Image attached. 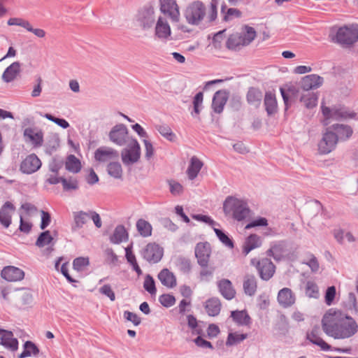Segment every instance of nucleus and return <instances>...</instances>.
I'll return each mask as SVG.
<instances>
[{
  "label": "nucleus",
  "instance_id": "6",
  "mask_svg": "<svg viewBox=\"0 0 358 358\" xmlns=\"http://www.w3.org/2000/svg\"><path fill=\"white\" fill-rule=\"evenodd\" d=\"M252 266L257 269L260 278L264 280H268L275 273V267L273 262L268 258H263L260 260L253 258L250 261Z\"/></svg>",
  "mask_w": 358,
  "mask_h": 358
},
{
  "label": "nucleus",
  "instance_id": "27",
  "mask_svg": "<svg viewBox=\"0 0 358 358\" xmlns=\"http://www.w3.org/2000/svg\"><path fill=\"white\" fill-rule=\"evenodd\" d=\"M218 287L221 294L227 300L232 299L236 294V291L229 280L222 279L218 282Z\"/></svg>",
  "mask_w": 358,
  "mask_h": 358
},
{
  "label": "nucleus",
  "instance_id": "51",
  "mask_svg": "<svg viewBox=\"0 0 358 358\" xmlns=\"http://www.w3.org/2000/svg\"><path fill=\"white\" fill-rule=\"evenodd\" d=\"M143 287L148 292H149L152 295L155 294L157 292L155 280L150 275H147L145 276L143 282Z\"/></svg>",
  "mask_w": 358,
  "mask_h": 358
},
{
  "label": "nucleus",
  "instance_id": "37",
  "mask_svg": "<svg viewBox=\"0 0 358 358\" xmlns=\"http://www.w3.org/2000/svg\"><path fill=\"white\" fill-rule=\"evenodd\" d=\"M127 238L128 234L125 228L122 225H119L115 229L110 240L114 244H119L127 241Z\"/></svg>",
  "mask_w": 358,
  "mask_h": 358
},
{
  "label": "nucleus",
  "instance_id": "47",
  "mask_svg": "<svg viewBox=\"0 0 358 358\" xmlns=\"http://www.w3.org/2000/svg\"><path fill=\"white\" fill-rule=\"evenodd\" d=\"M108 174L114 178L120 179L122 177V169L119 162H110L107 167Z\"/></svg>",
  "mask_w": 358,
  "mask_h": 358
},
{
  "label": "nucleus",
  "instance_id": "3",
  "mask_svg": "<svg viewBox=\"0 0 358 358\" xmlns=\"http://www.w3.org/2000/svg\"><path fill=\"white\" fill-rule=\"evenodd\" d=\"M207 8L201 1H194L185 8L183 16L187 24L193 26L199 25L206 17L208 19Z\"/></svg>",
  "mask_w": 358,
  "mask_h": 358
},
{
  "label": "nucleus",
  "instance_id": "60",
  "mask_svg": "<svg viewBox=\"0 0 358 358\" xmlns=\"http://www.w3.org/2000/svg\"><path fill=\"white\" fill-rule=\"evenodd\" d=\"M268 225V220L265 217H257L245 226L246 229H249L256 227H266Z\"/></svg>",
  "mask_w": 358,
  "mask_h": 358
},
{
  "label": "nucleus",
  "instance_id": "55",
  "mask_svg": "<svg viewBox=\"0 0 358 358\" xmlns=\"http://www.w3.org/2000/svg\"><path fill=\"white\" fill-rule=\"evenodd\" d=\"M159 301L163 306L166 308L173 306L176 303L175 297L169 294L161 295L159 298Z\"/></svg>",
  "mask_w": 358,
  "mask_h": 358
},
{
  "label": "nucleus",
  "instance_id": "26",
  "mask_svg": "<svg viewBox=\"0 0 358 358\" xmlns=\"http://www.w3.org/2000/svg\"><path fill=\"white\" fill-rule=\"evenodd\" d=\"M278 301L283 307H289L294 303L295 296L290 289L285 287L279 291Z\"/></svg>",
  "mask_w": 358,
  "mask_h": 358
},
{
  "label": "nucleus",
  "instance_id": "4",
  "mask_svg": "<svg viewBox=\"0 0 358 358\" xmlns=\"http://www.w3.org/2000/svg\"><path fill=\"white\" fill-rule=\"evenodd\" d=\"M141 154V147L137 140L130 139L121 152L122 161L126 166L132 165L138 162Z\"/></svg>",
  "mask_w": 358,
  "mask_h": 358
},
{
  "label": "nucleus",
  "instance_id": "5",
  "mask_svg": "<svg viewBox=\"0 0 358 358\" xmlns=\"http://www.w3.org/2000/svg\"><path fill=\"white\" fill-rule=\"evenodd\" d=\"M358 40V27L356 25L344 26L338 29L336 41L343 45H350Z\"/></svg>",
  "mask_w": 358,
  "mask_h": 358
},
{
  "label": "nucleus",
  "instance_id": "30",
  "mask_svg": "<svg viewBox=\"0 0 358 358\" xmlns=\"http://www.w3.org/2000/svg\"><path fill=\"white\" fill-rule=\"evenodd\" d=\"M262 96V92L258 88L255 87H250L246 94L248 103L256 108L260 105Z\"/></svg>",
  "mask_w": 358,
  "mask_h": 358
},
{
  "label": "nucleus",
  "instance_id": "31",
  "mask_svg": "<svg viewBox=\"0 0 358 358\" xmlns=\"http://www.w3.org/2000/svg\"><path fill=\"white\" fill-rule=\"evenodd\" d=\"M231 317L238 326H248L251 322V318L245 310L231 311Z\"/></svg>",
  "mask_w": 358,
  "mask_h": 358
},
{
  "label": "nucleus",
  "instance_id": "59",
  "mask_svg": "<svg viewBox=\"0 0 358 358\" xmlns=\"http://www.w3.org/2000/svg\"><path fill=\"white\" fill-rule=\"evenodd\" d=\"M99 292L108 297L111 301H114L115 300V294L112 287L110 285L106 284L101 287L99 289Z\"/></svg>",
  "mask_w": 358,
  "mask_h": 358
},
{
  "label": "nucleus",
  "instance_id": "32",
  "mask_svg": "<svg viewBox=\"0 0 358 358\" xmlns=\"http://www.w3.org/2000/svg\"><path fill=\"white\" fill-rule=\"evenodd\" d=\"M205 309L209 316H217L221 310V303L218 299L211 298L206 301Z\"/></svg>",
  "mask_w": 358,
  "mask_h": 358
},
{
  "label": "nucleus",
  "instance_id": "18",
  "mask_svg": "<svg viewBox=\"0 0 358 358\" xmlns=\"http://www.w3.org/2000/svg\"><path fill=\"white\" fill-rule=\"evenodd\" d=\"M118 157L117 151L109 147H101L94 152V158L99 162H107L113 159H117Z\"/></svg>",
  "mask_w": 358,
  "mask_h": 358
},
{
  "label": "nucleus",
  "instance_id": "49",
  "mask_svg": "<svg viewBox=\"0 0 358 358\" xmlns=\"http://www.w3.org/2000/svg\"><path fill=\"white\" fill-rule=\"evenodd\" d=\"M53 238L51 236L50 231H45L41 233L36 240V245L39 248H42L50 244Z\"/></svg>",
  "mask_w": 358,
  "mask_h": 358
},
{
  "label": "nucleus",
  "instance_id": "14",
  "mask_svg": "<svg viewBox=\"0 0 358 358\" xmlns=\"http://www.w3.org/2000/svg\"><path fill=\"white\" fill-rule=\"evenodd\" d=\"M211 254L210 245L208 243H199L195 247V256L198 264L203 268L208 265Z\"/></svg>",
  "mask_w": 358,
  "mask_h": 358
},
{
  "label": "nucleus",
  "instance_id": "38",
  "mask_svg": "<svg viewBox=\"0 0 358 358\" xmlns=\"http://www.w3.org/2000/svg\"><path fill=\"white\" fill-rule=\"evenodd\" d=\"M333 129L335 131V134L337 140H346L350 138L352 134V129L350 127L344 124H334Z\"/></svg>",
  "mask_w": 358,
  "mask_h": 358
},
{
  "label": "nucleus",
  "instance_id": "42",
  "mask_svg": "<svg viewBox=\"0 0 358 358\" xmlns=\"http://www.w3.org/2000/svg\"><path fill=\"white\" fill-rule=\"evenodd\" d=\"M157 131L166 140L174 142L176 140V135L173 132L171 127L167 124H158L155 127Z\"/></svg>",
  "mask_w": 358,
  "mask_h": 358
},
{
  "label": "nucleus",
  "instance_id": "17",
  "mask_svg": "<svg viewBox=\"0 0 358 358\" xmlns=\"http://www.w3.org/2000/svg\"><path fill=\"white\" fill-rule=\"evenodd\" d=\"M324 79L317 74H310L301 78V87L305 91L317 89L322 85Z\"/></svg>",
  "mask_w": 358,
  "mask_h": 358
},
{
  "label": "nucleus",
  "instance_id": "20",
  "mask_svg": "<svg viewBox=\"0 0 358 358\" xmlns=\"http://www.w3.org/2000/svg\"><path fill=\"white\" fill-rule=\"evenodd\" d=\"M1 275L7 281L15 282L22 279V271L17 267L8 266L2 269Z\"/></svg>",
  "mask_w": 358,
  "mask_h": 358
},
{
  "label": "nucleus",
  "instance_id": "33",
  "mask_svg": "<svg viewBox=\"0 0 358 358\" xmlns=\"http://www.w3.org/2000/svg\"><path fill=\"white\" fill-rule=\"evenodd\" d=\"M20 71V64L19 62H14L6 69L2 75V78L7 83L10 82L16 78Z\"/></svg>",
  "mask_w": 358,
  "mask_h": 358
},
{
  "label": "nucleus",
  "instance_id": "48",
  "mask_svg": "<svg viewBox=\"0 0 358 358\" xmlns=\"http://www.w3.org/2000/svg\"><path fill=\"white\" fill-rule=\"evenodd\" d=\"M34 304V292L30 289H24V310L31 308Z\"/></svg>",
  "mask_w": 358,
  "mask_h": 358
},
{
  "label": "nucleus",
  "instance_id": "29",
  "mask_svg": "<svg viewBox=\"0 0 358 358\" xmlns=\"http://www.w3.org/2000/svg\"><path fill=\"white\" fill-rule=\"evenodd\" d=\"M59 137L57 134H52L48 136L44 145V150L47 155H51L59 147Z\"/></svg>",
  "mask_w": 358,
  "mask_h": 358
},
{
  "label": "nucleus",
  "instance_id": "44",
  "mask_svg": "<svg viewBox=\"0 0 358 358\" xmlns=\"http://www.w3.org/2000/svg\"><path fill=\"white\" fill-rule=\"evenodd\" d=\"M301 101L307 108H313L317 105V96L315 93L308 92L301 96Z\"/></svg>",
  "mask_w": 358,
  "mask_h": 358
},
{
  "label": "nucleus",
  "instance_id": "21",
  "mask_svg": "<svg viewBox=\"0 0 358 358\" xmlns=\"http://www.w3.org/2000/svg\"><path fill=\"white\" fill-rule=\"evenodd\" d=\"M41 164L40 159L35 154L29 155L24 159V173L31 174L37 171Z\"/></svg>",
  "mask_w": 358,
  "mask_h": 358
},
{
  "label": "nucleus",
  "instance_id": "28",
  "mask_svg": "<svg viewBox=\"0 0 358 358\" xmlns=\"http://www.w3.org/2000/svg\"><path fill=\"white\" fill-rule=\"evenodd\" d=\"M158 278L162 284L168 288H173L177 285L175 275L167 268H164L159 272Z\"/></svg>",
  "mask_w": 358,
  "mask_h": 358
},
{
  "label": "nucleus",
  "instance_id": "1",
  "mask_svg": "<svg viewBox=\"0 0 358 358\" xmlns=\"http://www.w3.org/2000/svg\"><path fill=\"white\" fill-rule=\"evenodd\" d=\"M323 331L336 340L349 339L358 332L356 320L341 310L330 309L322 320Z\"/></svg>",
  "mask_w": 358,
  "mask_h": 358
},
{
  "label": "nucleus",
  "instance_id": "41",
  "mask_svg": "<svg viewBox=\"0 0 358 358\" xmlns=\"http://www.w3.org/2000/svg\"><path fill=\"white\" fill-rule=\"evenodd\" d=\"M243 46L245 45L238 33L231 34L227 41V47L230 50L240 49Z\"/></svg>",
  "mask_w": 358,
  "mask_h": 358
},
{
  "label": "nucleus",
  "instance_id": "13",
  "mask_svg": "<svg viewBox=\"0 0 358 358\" xmlns=\"http://www.w3.org/2000/svg\"><path fill=\"white\" fill-rule=\"evenodd\" d=\"M336 143L337 137L335 133L327 130L318 143V150L321 154H328L335 148Z\"/></svg>",
  "mask_w": 358,
  "mask_h": 358
},
{
  "label": "nucleus",
  "instance_id": "61",
  "mask_svg": "<svg viewBox=\"0 0 358 358\" xmlns=\"http://www.w3.org/2000/svg\"><path fill=\"white\" fill-rule=\"evenodd\" d=\"M303 263L308 265L313 272H317L319 270L318 261L313 255H310Z\"/></svg>",
  "mask_w": 358,
  "mask_h": 358
},
{
  "label": "nucleus",
  "instance_id": "62",
  "mask_svg": "<svg viewBox=\"0 0 358 358\" xmlns=\"http://www.w3.org/2000/svg\"><path fill=\"white\" fill-rule=\"evenodd\" d=\"M217 0H212L210 6L208 10V21L213 22L217 18Z\"/></svg>",
  "mask_w": 358,
  "mask_h": 358
},
{
  "label": "nucleus",
  "instance_id": "50",
  "mask_svg": "<svg viewBox=\"0 0 358 358\" xmlns=\"http://www.w3.org/2000/svg\"><path fill=\"white\" fill-rule=\"evenodd\" d=\"M168 184L171 194L174 196H179L182 194L184 187L180 182L174 180H168Z\"/></svg>",
  "mask_w": 358,
  "mask_h": 358
},
{
  "label": "nucleus",
  "instance_id": "22",
  "mask_svg": "<svg viewBox=\"0 0 358 358\" xmlns=\"http://www.w3.org/2000/svg\"><path fill=\"white\" fill-rule=\"evenodd\" d=\"M228 100V93L225 90H219L215 92L212 103V108L214 112L220 113L224 109Z\"/></svg>",
  "mask_w": 358,
  "mask_h": 358
},
{
  "label": "nucleus",
  "instance_id": "56",
  "mask_svg": "<svg viewBox=\"0 0 358 358\" xmlns=\"http://www.w3.org/2000/svg\"><path fill=\"white\" fill-rule=\"evenodd\" d=\"M214 231L220 241L224 244L226 246L232 248L234 247L233 242L220 229L214 228Z\"/></svg>",
  "mask_w": 358,
  "mask_h": 358
},
{
  "label": "nucleus",
  "instance_id": "23",
  "mask_svg": "<svg viewBox=\"0 0 358 358\" xmlns=\"http://www.w3.org/2000/svg\"><path fill=\"white\" fill-rule=\"evenodd\" d=\"M262 244L261 236L257 234H251L248 236L243 245V253L248 255L252 250L259 248Z\"/></svg>",
  "mask_w": 358,
  "mask_h": 358
},
{
  "label": "nucleus",
  "instance_id": "63",
  "mask_svg": "<svg viewBox=\"0 0 358 358\" xmlns=\"http://www.w3.org/2000/svg\"><path fill=\"white\" fill-rule=\"evenodd\" d=\"M143 142L145 146V157L147 159H150L154 155L152 143L147 139H143Z\"/></svg>",
  "mask_w": 358,
  "mask_h": 358
},
{
  "label": "nucleus",
  "instance_id": "9",
  "mask_svg": "<svg viewBox=\"0 0 358 358\" xmlns=\"http://www.w3.org/2000/svg\"><path fill=\"white\" fill-rule=\"evenodd\" d=\"M171 29L167 19L164 16L158 17L155 27V36L161 41L171 40Z\"/></svg>",
  "mask_w": 358,
  "mask_h": 358
},
{
  "label": "nucleus",
  "instance_id": "54",
  "mask_svg": "<svg viewBox=\"0 0 358 358\" xmlns=\"http://www.w3.org/2000/svg\"><path fill=\"white\" fill-rule=\"evenodd\" d=\"M24 29L34 34L36 37L43 38L45 36V31L41 28H34L29 22L24 21Z\"/></svg>",
  "mask_w": 358,
  "mask_h": 358
},
{
  "label": "nucleus",
  "instance_id": "15",
  "mask_svg": "<svg viewBox=\"0 0 358 358\" xmlns=\"http://www.w3.org/2000/svg\"><path fill=\"white\" fill-rule=\"evenodd\" d=\"M322 111L324 120V124H328L329 123V120H339V119H347L352 118L353 117L352 113H350L345 110L343 108H329L328 107L322 106Z\"/></svg>",
  "mask_w": 358,
  "mask_h": 358
},
{
  "label": "nucleus",
  "instance_id": "7",
  "mask_svg": "<svg viewBox=\"0 0 358 358\" xmlns=\"http://www.w3.org/2000/svg\"><path fill=\"white\" fill-rule=\"evenodd\" d=\"M109 139L114 144L122 146L129 143L132 136L129 135L127 127L123 124H118L114 126L109 132Z\"/></svg>",
  "mask_w": 358,
  "mask_h": 358
},
{
  "label": "nucleus",
  "instance_id": "46",
  "mask_svg": "<svg viewBox=\"0 0 358 358\" xmlns=\"http://www.w3.org/2000/svg\"><path fill=\"white\" fill-rule=\"evenodd\" d=\"M66 169L72 173H78L81 169L80 162L73 155L68 157Z\"/></svg>",
  "mask_w": 358,
  "mask_h": 358
},
{
  "label": "nucleus",
  "instance_id": "45",
  "mask_svg": "<svg viewBox=\"0 0 358 358\" xmlns=\"http://www.w3.org/2000/svg\"><path fill=\"white\" fill-rule=\"evenodd\" d=\"M248 335L246 334L229 333L226 341V345L233 346L237 345L246 339Z\"/></svg>",
  "mask_w": 358,
  "mask_h": 358
},
{
  "label": "nucleus",
  "instance_id": "36",
  "mask_svg": "<svg viewBox=\"0 0 358 358\" xmlns=\"http://www.w3.org/2000/svg\"><path fill=\"white\" fill-rule=\"evenodd\" d=\"M238 33L241 36V38H243L245 46L251 43L257 36V33L255 29L248 25L243 26L241 29V31Z\"/></svg>",
  "mask_w": 358,
  "mask_h": 358
},
{
  "label": "nucleus",
  "instance_id": "12",
  "mask_svg": "<svg viewBox=\"0 0 358 358\" xmlns=\"http://www.w3.org/2000/svg\"><path fill=\"white\" fill-rule=\"evenodd\" d=\"M143 257L149 263L159 262L163 257V248L156 243H148L142 250Z\"/></svg>",
  "mask_w": 358,
  "mask_h": 358
},
{
  "label": "nucleus",
  "instance_id": "16",
  "mask_svg": "<svg viewBox=\"0 0 358 358\" xmlns=\"http://www.w3.org/2000/svg\"><path fill=\"white\" fill-rule=\"evenodd\" d=\"M306 339L311 343L317 345L323 351H328L331 350V345L326 343L320 337V328L317 326L313 327L306 334Z\"/></svg>",
  "mask_w": 358,
  "mask_h": 358
},
{
  "label": "nucleus",
  "instance_id": "19",
  "mask_svg": "<svg viewBox=\"0 0 358 358\" xmlns=\"http://www.w3.org/2000/svg\"><path fill=\"white\" fill-rule=\"evenodd\" d=\"M203 166V162L197 157L190 158L189 165L186 170V174L189 180H194L199 175Z\"/></svg>",
  "mask_w": 358,
  "mask_h": 358
},
{
  "label": "nucleus",
  "instance_id": "2",
  "mask_svg": "<svg viewBox=\"0 0 358 358\" xmlns=\"http://www.w3.org/2000/svg\"><path fill=\"white\" fill-rule=\"evenodd\" d=\"M223 210L226 215H231L238 221L243 220L249 217L250 212L245 201L234 196H228L225 199Z\"/></svg>",
  "mask_w": 358,
  "mask_h": 358
},
{
  "label": "nucleus",
  "instance_id": "25",
  "mask_svg": "<svg viewBox=\"0 0 358 358\" xmlns=\"http://www.w3.org/2000/svg\"><path fill=\"white\" fill-rule=\"evenodd\" d=\"M15 209L13 204L6 202L0 209V222L5 227H8L10 224L11 216L14 213Z\"/></svg>",
  "mask_w": 358,
  "mask_h": 358
},
{
  "label": "nucleus",
  "instance_id": "53",
  "mask_svg": "<svg viewBox=\"0 0 358 358\" xmlns=\"http://www.w3.org/2000/svg\"><path fill=\"white\" fill-rule=\"evenodd\" d=\"M90 264L89 258L78 257L73 260V266L76 271H83Z\"/></svg>",
  "mask_w": 358,
  "mask_h": 358
},
{
  "label": "nucleus",
  "instance_id": "24",
  "mask_svg": "<svg viewBox=\"0 0 358 358\" xmlns=\"http://www.w3.org/2000/svg\"><path fill=\"white\" fill-rule=\"evenodd\" d=\"M0 337L2 345L12 351L17 349L18 342L16 338H13V334L11 331L1 329Z\"/></svg>",
  "mask_w": 358,
  "mask_h": 358
},
{
  "label": "nucleus",
  "instance_id": "8",
  "mask_svg": "<svg viewBox=\"0 0 358 358\" xmlns=\"http://www.w3.org/2000/svg\"><path fill=\"white\" fill-rule=\"evenodd\" d=\"M43 131L38 127H27L24 129V140L33 148H38L43 144Z\"/></svg>",
  "mask_w": 358,
  "mask_h": 358
},
{
  "label": "nucleus",
  "instance_id": "11",
  "mask_svg": "<svg viewBox=\"0 0 358 358\" xmlns=\"http://www.w3.org/2000/svg\"><path fill=\"white\" fill-rule=\"evenodd\" d=\"M136 23L143 30L150 29L155 21V10L153 8L141 10L136 16Z\"/></svg>",
  "mask_w": 358,
  "mask_h": 358
},
{
  "label": "nucleus",
  "instance_id": "58",
  "mask_svg": "<svg viewBox=\"0 0 358 358\" xmlns=\"http://www.w3.org/2000/svg\"><path fill=\"white\" fill-rule=\"evenodd\" d=\"M43 116L48 119V120L55 122V124H57L58 126L61 127L63 129H66L69 127V122L64 119L55 117L48 113H45Z\"/></svg>",
  "mask_w": 358,
  "mask_h": 358
},
{
  "label": "nucleus",
  "instance_id": "64",
  "mask_svg": "<svg viewBox=\"0 0 358 358\" xmlns=\"http://www.w3.org/2000/svg\"><path fill=\"white\" fill-rule=\"evenodd\" d=\"M124 317L129 322H131L135 326H138L141 323L139 317L130 311L126 310L124 312Z\"/></svg>",
  "mask_w": 358,
  "mask_h": 358
},
{
  "label": "nucleus",
  "instance_id": "35",
  "mask_svg": "<svg viewBox=\"0 0 358 358\" xmlns=\"http://www.w3.org/2000/svg\"><path fill=\"white\" fill-rule=\"evenodd\" d=\"M264 106L268 115H271L277 112L278 104L275 96L271 92H266L264 98Z\"/></svg>",
  "mask_w": 358,
  "mask_h": 358
},
{
  "label": "nucleus",
  "instance_id": "10",
  "mask_svg": "<svg viewBox=\"0 0 358 358\" xmlns=\"http://www.w3.org/2000/svg\"><path fill=\"white\" fill-rule=\"evenodd\" d=\"M159 6L162 13L169 16L173 22H179L180 14L176 0H159Z\"/></svg>",
  "mask_w": 358,
  "mask_h": 358
},
{
  "label": "nucleus",
  "instance_id": "34",
  "mask_svg": "<svg viewBox=\"0 0 358 358\" xmlns=\"http://www.w3.org/2000/svg\"><path fill=\"white\" fill-rule=\"evenodd\" d=\"M257 281L255 275H246L243 281V289L247 295L252 296L257 290Z\"/></svg>",
  "mask_w": 358,
  "mask_h": 358
},
{
  "label": "nucleus",
  "instance_id": "43",
  "mask_svg": "<svg viewBox=\"0 0 358 358\" xmlns=\"http://www.w3.org/2000/svg\"><path fill=\"white\" fill-rule=\"evenodd\" d=\"M136 228L139 234L143 237H148L152 235L151 224L143 219H140L136 222Z\"/></svg>",
  "mask_w": 358,
  "mask_h": 358
},
{
  "label": "nucleus",
  "instance_id": "40",
  "mask_svg": "<svg viewBox=\"0 0 358 358\" xmlns=\"http://www.w3.org/2000/svg\"><path fill=\"white\" fill-rule=\"evenodd\" d=\"M40 354L38 346L31 341L24 342V358L37 357Z\"/></svg>",
  "mask_w": 358,
  "mask_h": 358
},
{
  "label": "nucleus",
  "instance_id": "52",
  "mask_svg": "<svg viewBox=\"0 0 358 358\" xmlns=\"http://www.w3.org/2000/svg\"><path fill=\"white\" fill-rule=\"evenodd\" d=\"M306 294L311 298H317L319 296L317 285L313 281H308L306 285Z\"/></svg>",
  "mask_w": 358,
  "mask_h": 358
},
{
  "label": "nucleus",
  "instance_id": "57",
  "mask_svg": "<svg viewBox=\"0 0 358 358\" xmlns=\"http://www.w3.org/2000/svg\"><path fill=\"white\" fill-rule=\"evenodd\" d=\"M62 183L64 190L77 189L78 187V181L76 178H62Z\"/></svg>",
  "mask_w": 358,
  "mask_h": 358
},
{
  "label": "nucleus",
  "instance_id": "39",
  "mask_svg": "<svg viewBox=\"0 0 358 358\" xmlns=\"http://www.w3.org/2000/svg\"><path fill=\"white\" fill-rule=\"evenodd\" d=\"M90 220V211H78L73 213L74 225L73 229L82 228Z\"/></svg>",
  "mask_w": 358,
  "mask_h": 358
}]
</instances>
